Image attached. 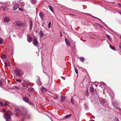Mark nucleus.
Wrapping results in <instances>:
<instances>
[{
  "label": "nucleus",
  "mask_w": 121,
  "mask_h": 121,
  "mask_svg": "<svg viewBox=\"0 0 121 121\" xmlns=\"http://www.w3.org/2000/svg\"><path fill=\"white\" fill-rule=\"evenodd\" d=\"M29 90L30 91H32L34 90V89L32 87H30L29 88Z\"/></svg>",
  "instance_id": "nucleus-26"
},
{
  "label": "nucleus",
  "mask_w": 121,
  "mask_h": 121,
  "mask_svg": "<svg viewBox=\"0 0 121 121\" xmlns=\"http://www.w3.org/2000/svg\"><path fill=\"white\" fill-rule=\"evenodd\" d=\"M41 90L42 92L43 93L48 91L46 89L43 87L41 88Z\"/></svg>",
  "instance_id": "nucleus-12"
},
{
  "label": "nucleus",
  "mask_w": 121,
  "mask_h": 121,
  "mask_svg": "<svg viewBox=\"0 0 121 121\" xmlns=\"http://www.w3.org/2000/svg\"><path fill=\"white\" fill-rule=\"evenodd\" d=\"M3 111L4 112H6V110L4 109L3 110Z\"/></svg>",
  "instance_id": "nucleus-48"
},
{
  "label": "nucleus",
  "mask_w": 121,
  "mask_h": 121,
  "mask_svg": "<svg viewBox=\"0 0 121 121\" xmlns=\"http://www.w3.org/2000/svg\"><path fill=\"white\" fill-rule=\"evenodd\" d=\"M16 81L19 82H21L22 81L20 79H16Z\"/></svg>",
  "instance_id": "nucleus-32"
},
{
  "label": "nucleus",
  "mask_w": 121,
  "mask_h": 121,
  "mask_svg": "<svg viewBox=\"0 0 121 121\" xmlns=\"http://www.w3.org/2000/svg\"><path fill=\"white\" fill-rule=\"evenodd\" d=\"M1 7L2 8L3 10L5 11L7 9H8L6 5L1 6Z\"/></svg>",
  "instance_id": "nucleus-14"
},
{
  "label": "nucleus",
  "mask_w": 121,
  "mask_h": 121,
  "mask_svg": "<svg viewBox=\"0 0 121 121\" xmlns=\"http://www.w3.org/2000/svg\"><path fill=\"white\" fill-rule=\"evenodd\" d=\"M100 26L101 27H102V28L103 27L102 26H101V25H100Z\"/></svg>",
  "instance_id": "nucleus-51"
},
{
  "label": "nucleus",
  "mask_w": 121,
  "mask_h": 121,
  "mask_svg": "<svg viewBox=\"0 0 121 121\" xmlns=\"http://www.w3.org/2000/svg\"><path fill=\"white\" fill-rule=\"evenodd\" d=\"M71 116V114L67 115L65 117V118L66 119L69 118Z\"/></svg>",
  "instance_id": "nucleus-21"
},
{
  "label": "nucleus",
  "mask_w": 121,
  "mask_h": 121,
  "mask_svg": "<svg viewBox=\"0 0 121 121\" xmlns=\"http://www.w3.org/2000/svg\"><path fill=\"white\" fill-rule=\"evenodd\" d=\"M32 40V37L31 36H29L27 39V41L29 43L31 42Z\"/></svg>",
  "instance_id": "nucleus-10"
},
{
  "label": "nucleus",
  "mask_w": 121,
  "mask_h": 121,
  "mask_svg": "<svg viewBox=\"0 0 121 121\" xmlns=\"http://www.w3.org/2000/svg\"><path fill=\"white\" fill-rule=\"evenodd\" d=\"M8 102H6L4 103V104H3L4 106V105L7 106V105H8Z\"/></svg>",
  "instance_id": "nucleus-34"
},
{
  "label": "nucleus",
  "mask_w": 121,
  "mask_h": 121,
  "mask_svg": "<svg viewBox=\"0 0 121 121\" xmlns=\"http://www.w3.org/2000/svg\"><path fill=\"white\" fill-rule=\"evenodd\" d=\"M118 104L116 102H113L112 103V105L113 107L115 108H117V105Z\"/></svg>",
  "instance_id": "nucleus-11"
},
{
  "label": "nucleus",
  "mask_w": 121,
  "mask_h": 121,
  "mask_svg": "<svg viewBox=\"0 0 121 121\" xmlns=\"http://www.w3.org/2000/svg\"><path fill=\"white\" fill-rule=\"evenodd\" d=\"M16 24L18 26H25L26 24L25 23L22 22L21 21H18L16 22Z\"/></svg>",
  "instance_id": "nucleus-3"
},
{
  "label": "nucleus",
  "mask_w": 121,
  "mask_h": 121,
  "mask_svg": "<svg viewBox=\"0 0 121 121\" xmlns=\"http://www.w3.org/2000/svg\"><path fill=\"white\" fill-rule=\"evenodd\" d=\"M6 56L5 54H3L1 56V58L3 59H4L6 58Z\"/></svg>",
  "instance_id": "nucleus-28"
},
{
  "label": "nucleus",
  "mask_w": 121,
  "mask_h": 121,
  "mask_svg": "<svg viewBox=\"0 0 121 121\" xmlns=\"http://www.w3.org/2000/svg\"><path fill=\"white\" fill-rule=\"evenodd\" d=\"M10 19L8 17H5L4 18V21L5 22H8L10 21Z\"/></svg>",
  "instance_id": "nucleus-15"
},
{
  "label": "nucleus",
  "mask_w": 121,
  "mask_h": 121,
  "mask_svg": "<svg viewBox=\"0 0 121 121\" xmlns=\"http://www.w3.org/2000/svg\"><path fill=\"white\" fill-rule=\"evenodd\" d=\"M19 4H16L13 7V9L14 10H16L19 7Z\"/></svg>",
  "instance_id": "nucleus-9"
},
{
  "label": "nucleus",
  "mask_w": 121,
  "mask_h": 121,
  "mask_svg": "<svg viewBox=\"0 0 121 121\" xmlns=\"http://www.w3.org/2000/svg\"><path fill=\"white\" fill-rule=\"evenodd\" d=\"M60 36L61 37L62 36V34L61 33H60Z\"/></svg>",
  "instance_id": "nucleus-49"
},
{
  "label": "nucleus",
  "mask_w": 121,
  "mask_h": 121,
  "mask_svg": "<svg viewBox=\"0 0 121 121\" xmlns=\"http://www.w3.org/2000/svg\"><path fill=\"white\" fill-rule=\"evenodd\" d=\"M90 91L91 92H93L94 91V89L93 87L92 86L90 87Z\"/></svg>",
  "instance_id": "nucleus-17"
},
{
  "label": "nucleus",
  "mask_w": 121,
  "mask_h": 121,
  "mask_svg": "<svg viewBox=\"0 0 121 121\" xmlns=\"http://www.w3.org/2000/svg\"><path fill=\"white\" fill-rule=\"evenodd\" d=\"M91 121H94V120H92Z\"/></svg>",
  "instance_id": "nucleus-52"
},
{
  "label": "nucleus",
  "mask_w": 121,
  "mask_h": 121,
  "mask_svg": "<svg viewBox=\"0 0 121 121\" xmlns=\"http://www.w3.org/2000/svg\"><path fill=\"white\" fill-rule=\"evenodd\" d=\"M22 85L24 87H25L26 86V85H25V84L24 83H22Z\"/></svg>",
  "instance_id": "nucleus-40"
},
{
  "label": "nucleus",
  "mask_w": 121,
  "mask_h": 121,
  "mask_svg": "<svg viewBox=\"0 0 121 121\" xmlns=\"http://www.w3.org/2000/svg\"><path fill=\"white\" fill-rule=\"evenodd\" d=\"M94 17V18H96L98 19H99V20H100V19H99V18H97V17Z\"/></svg>",
  "instance_id": "nucleus-44"
},
{
  "label": "nucleus",
  "mask_w": 121,
  "mask_h": 121,
  "mask_svg": "<svg viewBox=\"0 0 121 121\" xmlns=\"http://www.w3.org/2000/svg\"><path fill=\"white\" fill-rule=\"evenodd\" d=\"M86 95L87 96H88L89 95V94L88 91L86 92Z\"/></svg>",
  "instance_id": "nucleus-38"
},
{
  "label": "nucleus",
  "mask_w": 121,
  "mask_h": 121,
  "mask_svg": "<svg viewBox=\"0 0 121 121\" xmlns=\"http://www.w3.org/2000/svg\"><path fill=\"white\" fill-rule=\"evenodd\" d=\"M23 82L26 84V86L27 87H28V86H29L30 84V82L28 80L23 79Z\"/></svg>",
  "instance_id": "nucleus-6"
},
{
  "label": "nucleus",
  "mask_w": 121,
  "mask_h": 121,
  "mask_svg": "<svg viewBox=\"0 0 121 121\" xmlns=\"http://www.w3.org/2000/svg\"><path fill=\"white\" fill-rule=\"evenodd\" d=\"M69 15H70V16H71V15H74V14H69Z\"/></svg>",
  "instance_id": "nucleus-45"
},
{
  "label": "nucleus",
  "mask_w": 121,
  "mask_h": 121,
  "mask_svg": "<svg viewBox=\"0 0 121 121\" xmlns=\"http://www.w3.org/2000/svg\"><path fill=\"white\" fill-rule=\"evenodd\" d=\"M115 121H119L118 119L117 118H115Z\"/></svg>",
  "instance_id": "nucleus-39"
},
{
  "label": "nucleus",
  "mask_w": 121,
  "mask_h": 121,
  "mask_svg": "<svg viewBox=\"0 0 121 121\" xmlns=\"http://www.w3.org/2000/svg\"><path fill=\"white\" fill-rule=\"evenodd\" d=\"M65 43L67 45L69 46H70V45L69 42L68 40L66 38L65 39Z\"/></svg>",
  "instance_id": "nucleus-16"
},
{
  "label": "nucleus",
  "mask_w": 121,
  "mask_h": 121,
  "mask_svg": "<svg viewBox=\"0 0 121 121\" xmlns=\"http://www.w3.org/2000/svg\"><path fill=\"white\" fill-rule=\"evenodd\" d=\"M95 92H96V94L97 95V91H96V90H95Z\"/></svg>",
  "instance_id": "nucleus-46"
},
{
  "label": "nucleus",
  "mask_w": 121,
  "mask_h": 121,
  "mask_svg": "<svg viewBox=\"0 0 121 121\" xmlns=\"http://www.w3.org/2000/svg\"><path fill=\"white\" fill-rule=\"evenodd\" d=\"M110 48L112 49L115 51L116 50L114 46L111 45H109Z\"/></svg>",
  "instance_id": "nucleus-22"
},
{
  "label": "nucleus",
  "mask_w": 121,
  "mask_h": 121,
  "mask_svg": "<svg viewBox=\"0 0 121 121\" xmlns=\"http://www.w3.org/2000/svg\"><path fill=\"white\" fill-rule=\"evenodd\" d=\"M23 100L26 103H28L29 101L28 99L26 97H24L23 98Z\"/></svg>",
  "instance_id": "nucleus-13"
},
{
  "label": "nucleus",
  "mask_w": 121,
  "mask_h": 121,
  "mask_svg": "<svg viewBox=\"0 0 121 121\" xmlns=\"http://www.w3.org/2000/svg\"><path fill=\"white\" fill-rule=\"evenodd\" d=\"M84 58L83 57H80V60L83 62L84 61Z\"/></svg>",
  "instance_id": "nucleus-29"
},
{
  "label": "nucleus",
  "mask_w": 121,
  "mask_h": 121,
  "mask_svg": "<svg viewBox=\"0 0 121 121\" xmlns=\"http://www.w3.org/2000/svg\"><path fill=\"white\" fill-rule=\"evenodd\" d=\"M118 5L120 7H121V4H118Z\"/></svg>",
  "instance_id": "nucleus-43"
},
{
  "label": "nucleus",
  "mask_w": 121,
  "mask_h": 121,
  "mask_svg": "<svg viewBox=\"0 0 121 121\" xmlns=\"http://www.w3.org/2000/svg\"><path fill=\"white\" fill-rule=\"evenodd\" d=\"M0 105H1L2 106H4L3 104L1 101H0Z\"/></svg>",
  "instance_id": "nucleus-35"
},
{
  "label": "nucleus",
  "mask_w": 121,
  "mask_h": 121,
  "mask_svg": "<svg viewBox=\"0 0 121 121\" xmlns=\"http://www.w3.org/2000/svg\"><path fill=\"white\" fill-rule=\"evenodd\" d=\"M75 70L76 73L77 74H78V70L77 69L75 68Z\"/></svg>",
  "instance_id": "nucleus-31"
},
{
  "label": "nucleus",
  "mask_w": 121,
  "mask_h": 121,
  "mask_svg": "<svg viewBox=\"0 0 121 121\" xmlns=\"http://www.w3.org/2000/svg\"><path fill=\"white\" fill-rule=\"evenodd\" d=\"M13 115V114L11 112H10L4 114V117L6 121H9L11 120V116Z\"/></svg>",
  "instance_id": "nucleus-2"
},
{
  "label": "nucleus",
  "mask_w": 121,
  "mask_h": 121,
  "mask_svg": "<svg viewBox=\"0 0 121 121\" xmlns=\"http://www.w3.org/2000/svg\"><path fill=\"white\" fill-rule=\"evenodd\" d=\"M5 65H7V66H8V65L7 64V63H5Z\"/></svg>",
  "instance_id": "nucleus-50"
},
{
  "label": "nucleus",
  "mask_w": 121,
  "mask_h": 121,
  "mask_svg": "<svg viewBox=\"0 0 121 121\" xmlns=\"http://www.w3.org/2000/svg\"><path fill=\"white\" fill-rule=\"evenodd\" d=\"M15 88L18 90L19 89V87L17 86H15Z\"/></svg>",
  "instance_id": "nucleus-36"
},
{
  "label": "nucleus",
  "mask_w": 121,
  "mask_h": 121,
  "mask_svg": "<svg viewBox=\"0 0 121 121\" xmlns=\"http://www.w3.org/2000/svg\"><path fill=\"white\" fill-rule=\"evenodd\" d=\"M2 85V82L0 80V86H1Z\"/></svg>",
  "instance_id": "nucleus-42"
},
{
  "label": "nucleus",
  "mask_w": 121,
  "mask_h": 121,
  "mask_svg": "<svg viewBox=\"0 0 121 121\" xmlns=\"http://www.w3.org/2000/svg\"><path fill=\"white\" fill-rule=\"evenodd\" d=\"M14 72L16 74L17 76H18L20 77L22 76V75L20 74V72L19 70L17 69H15L14 70Z\"/></svg>",
  "instance_id": "nucleus-5"
},
{
  "label": "nucleus",
  "mask_w": 121,
  "mask_h": 121,
  "mask_svg": "<svg viewBox=\"0 0 121 121\" xmlns=\"http://www.w3.org/2000/svg\"><path fill=\"white\" fill-rule=\"evenodd\" d=\"M61 101L63 102L65 99V97L64 96H61Z\"/></svg>",
  "instance_id": "nucleus-19"
},
{
  "label": "nucleus",
  "mask_w": 121,
  "mask_h": 121,
  "mask_svg": "<svg viewBox=\"0 0 121 121\" xmlns=\"http://www.w3.org/2000/svg\"><path fill=\"white\" fill-rule=\"evenodd\" d=\"M19 11H22L23 10V9L21 8H20L19 9Z\"/></svg>",
  "instance_id": "nucleus-37"
},
{
  "label": "nucleus",
  "mask_w": 121,
  "mask_h": 121,
  "mask_svg": "<svg viewBox=\"0 0 121 121\" xmlns=\"http://www.w3.org/2000/svg\"><path fill=\"white\" fill-rule=\"evenodd\" d=\"M120 38H121V36L120 37Z\"/></svg>",
  "instance_id": "nucleus-53"
},
{
  "label": "nucleus",
  "mask_w": 121,
  "mask_h": 121,
  "mask_svg": "<svg viewBox=\"0 0 121 121\" xmlns=\"http://www.w3.org/2000/svg\"><path fill=\"white\" fill-rule=\"evenodd\" d=\"M3 39L2 38H0V44H2L3 43Z\"/></svg>",
  "instance_id": "nucleus-27"
},
{
  "label": "nucleus",
  "mask_w": 121,
  "mask_h": 121,
  "mask_svg": "<svg viewBox=\"0 0 121 121\" xmlns=\"http://www.w3.org/2000/svg\"><path fill=\"white\" fill-rule=\"evenodd\" d=\"M106 36L107 38L110 40H112V39L111 37L109 35H108L106 34Z\"/></svg>",
  "instance_id": "nucleus-23"
},
{
  "label": "nucleus",
  "mask_w": 121,
  "mask_h": 121,
  "mask_svg": "<svg viewBox=\"0 0 121 121\" xmlns=\"http://www.w3.org/2000/svg\"><path fill=\"white\" fill-rule=\"evenodd\" d=\"M57 96L56 97H54V98L55 99H57Z\"/></svg>",
  "instance_id": "nucleus-47"
},
{
  "label": "nucleus",
  "mask_w": 121,
  "mask_h": 121,
  "mask_svg": "<svg viewBox=\"0 0 121 121\" xmlns=\"http://www.w3.org/2000/svg\"><path fill=\"white\" fill-rule=\"evenodd\" d=\"M99 101L102 105L106 107H107L108 106V103L105 99H100Z\"/></svg>",
  "instance_id": "nucleus-1"
},
{
  "label": "nucleus",
  "mask_w": 121,
  "mask_h": 121,
  "mask_svg": "<svg viewBox=\"0 0 121 121\" xmlns=\"http://www.w3.org/2000/svg\"><path fill=\"white\" fill-rule=\"evenodd\" d=\"M33 22L30 19L29 20V25H30V29L31 30L33 26Z\"/></svg>",
  "instance_id": "nucleus-8"
},
{
  "label": "nucleus",
  "mask_w": 121,
  "mask_h": 121,
  "mask_svg": "<svg viewBox=\"0 0 121 121\" xmlns=\"http://www.w3.org/2000/svg\"><path fill=\"white\" fill-rule=\"evenodd\" d=\"M48 7L52 11V12H53V9L51 6H48Z\"/></svg>",
  "instance_id": "nucleus-24"
},
{
  "label": "nucleus",
  "mask_w": 121,
  "mask_h": 121,
  "mask_svg": "<svg viewBox=\"0 0 121 121\" xmlns=\"http://www.w3.org/2000/svg\"><path fill=\"white\" fill-rule=\"evenodd\" d=\"M36 0H32L31 3L33 4H35L36 3Z\"/></svg>",
  "instance_id": "nucleus-25"
},
{
  "label": "nucleus",
  "mask_w": 121,
  "mask_h": 121,
  "mask_svg": "<svg viewBox=\"0 0 121 121\" xmlns=\"http://www.w3.org/2000/svg\"><path fill=\"white\" fill-rule=\"evenodd\" d=\"M71 103L72 104H74V102L73 101V98H72L71 99Z\"/></svg>",
  "instance_id": "nucleus-33"
},
{
  "label": "nucleus",
  "mask_w": 121,
  "mask_h": 121,
  "mask_svg": "<svg viewBox=\"0 0 121 121\" xmlns=\"http://www.w3.org/2000/svg\"><path fill=\"white\" fill-rule=\"evenodd\" d=\"M43 35V32L42 30H41L40 31L39 35L40 37L42 38Z\"/></svg>",
  "instance_id": "nucleus-20"
},
{
  "label": "nucleus",
  "mask_w": 121,
  "mask_h": 121,
  "mask_svg": "<svg viewBox=\"0 0 121 121\" xmlns=\"http://www.w3.org/2000/svg\"><path fill=\"white\" fill-rule=\"evenodd\" d=\"M15 111L16 112L20 114L21 116H22L23 115V113L19 108H15Z\"/></svg>",
  "instance_id": "nucleus-4"
},
{
  "label": "nucleus",
  "mask_w": 121,
  "mask_h": 121,
  "mask_svg": "<svg viewBox=\"0 0 121 121\" xmlns=\"http://www.w3.org/2000/svg\"><path fill=\"white\" fill-rule=\"evenodd\" d=\"M33 43L35 46H36L38 45V42L37 40L35 38L33 41Z\"/></svg>",
  "instance_id": "nucleus-7"
},
{
  "label": "nucleus",
  "mask_w": 121,
  "mask_h": 121,
  "mask_svg": "<svg viewBox=\"0 0 121 121\" xmlns=\"http://www.w3.org/2000/svg\"><path fill=\"white\" fill-rule=\"evenodd\" d=\"M39 15L42 19L43 18L44 16V14L43 13L40 12L39 13Z\"/></svg>",
  "instance_id": "nucleus-18"
},
{
  "label": "nucleus",
  "mask_w": 121,
  "mask_h": 121,
  "mask_svg": "<svg viewBox=\"0 0 121 121\" xmlns=\"http://www.w3.org/2000/svg\"><path fill=\"white\" fill-rule=\"evenodd\" d=\"M119 48L121 49V44H120L119 45Z\"/></svg>",
  "instance_id": "nucleus-41"
},
{
  "label": "nucleus",
  "mask_w": 121,
  "mask_h": 121,
  "mask_svg": "<svg viewBox=\"0 0 121 121\" xmlns=\"http://www.w3.org/2000/svg\"><path fill=\"white\" fill-rule=\"evenodd\" d=\"M51 22L50 21L49 22V23L48 24V27L49 28L51 27Z\"/></svg>",
  "instance_id": "nucleus-30"
}]
</instances>
